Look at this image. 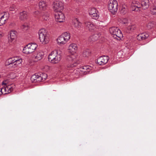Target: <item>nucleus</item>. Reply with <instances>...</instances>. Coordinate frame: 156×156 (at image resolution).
Instances as JSON below:
<instances>
[{"label": "nucleus", "mask_w": 156, "mask_h": 156, "mask_svg": "<svg viewBox=\"0 0 156 156\" xmlns=\"http://www.w3.org/2000/svg\"><path fill=\"white\" fill-rule=\"evenodd\" d=\"M127 8L125 5H122L121 7L120 12L121 13L124 14L127 12Z\"/></svg>", "instance_id": "28"}, {"label": "nucleus", "mask_w": 156, "mask_h": 156, "mask_svg": "<svg viewBox=\"0 0 156 156\" xmlns=\"http://www.w3.org/2000/svg\"><path fill=\"white\" fill-rule=\"evenodd\" d=\"M10 25L11 26H13V24H10Z\"/></svg>", "instance_id": "48"}, {"label": "nucleus", "mask_w": 156, "mask_h": 156, "mask_svg": "<svg viewBox=\"0 0 156 156\" xmlns=\"http://www.w3.org/2000/svg\"><path fill=\"white\" fill-rule=\"evenodd\" d=\"M109 59V57L107 56H101L98 58L97 63L100 65H104L108 62Z\"/></svg>", "instance_id": "8"}, {"label": "nucleus", "mask_w": 156, "mask_h": 156, "mask_svg": "<svg viewBox=\"0 0 156 156\" xmlns=\"http://www.w3.org/2000/svg\"><path fill=\"white\" fill-rule=\"evenodd\" d=\"M58 54L57 50H54L51 52L48 56L49 61L51 62L52 59L54 58V57Z\"/></svg>", "instance_id": "18"}, {"label": "nucleus", "mask_w": 156, "mask_h": 156, "mask_svg": "<svg viewBox=\"0 0 156 156\" xmlns=\"http://www.w3.org/2000/svg\"><path fill=\"white\" fill-rule=\"evenodd\" d=\"M39 74H37L32 75L31 77V80L32 82H40Z\"/></svg>", "instance_id": "16"}, {"label": "nucleus", "mask_w": 156, "mask_h": 156, "mask_svg": "<svg viewBox=\"0 0 156 156\" xmlns=\"http://www.w3.org/2000/svg\"><path fill=\"white\" fill-rule=\"evenodd\" d=\"M16 37V32L15 30H12L8 37L9 42H11L15 40Z\"/></svg>", "instance_id": "11"}, {"label": "nucleus", "mask_w": 156, "mask_h": 156, "mask_svg": "<svg viewBox=\"0 0 156 156\" xmlns=\"http://www.w3.org/2000/svg\"><path fill=\"white\" fill-rule=\"evenodd\" d=\"M2 84H3V85L5 84V85H6V83H5L4 81H3L2 82Z\"/></svg>", "instance_id": "44"}, {"label": "nucleus", "mask_w": 156, "mask_h": 156, "mask_svg": "<svg viewBox=\"0 0 156 156\" xmlns=\"http://www.w3.org/2000/svg\"><path fill=\"white\" fill-rule=\"evenodd\" d=\"M85 26L89 28V30L94 29V26L90 22L87 21L85 23Z\"/></svg>", "instance_id": "23"}, {"label": "nucleus", "mask_w": 156, "mask_h": 156, "mask_svg": "<svg viewBox=\"0 0 156 156\" xmlns=\"http://www.w3.org/2000/svg\"><path fill=\"white\" fill-rule=\"evenodd\" d=\"M14 61L16 62V64L19 66V65L21 64L22 62V59L21 58H19V59L17 58H15Z\"/></svg>", "instance_id": "32"}, {"label": "nucleus", "mask_w": 156, "mask_h": 156, "mask_svg": "<svg viewBox=\"0 0 156 156\" xmlns=\"http://www.w3.org/2000/svg\"><path fill=\"white\" fill-rule=\"evenodd\" d=\"M118 3L116 0H110L108 8L112 13L114 14L118 10Z\"/></svg>", "instance_id": "5"}, {"label": "nucleus", "mask_w": 156, "mask_h": 156, "mask_svg": "<svg viewBox=\"0 0 156 156\" xmlns=\"http://www.w3.org/2000/svg\"><path fill=\"white\" fill-rule=\"evenodd\" d=\"M13 66H11L10 67H12V68H14L15 67L17 66H18L17 64H16V62H15V61H14L13 62V63H12V64Z\"/></svg>", "instance_id": "37"}, {"label": "nucleus", "mask_w": 156, "mask_h": 156, "mask_svg": "<svg viewBox=\"0 0 156 156\" xmlns=\"http://www.w3.org/2000/svg\"><path fill=\"white\" fill-rule=\"evenodd\" d=\"M37 47L35 43L29 44L23 48V52L26 54H30L34 52Z\"/></svg>", "instance_id": "4"}, {"label": "nucleus", "mask_w": 156, "mask_h": 156, "mask_svg": "<svg viewBox=\"0 0 156 156\" xmlns=\"http://www.w3.org/2000/svg\"><path fill=\"white\" fill-rule=\"evenodd\" d=\"M149 36V35L147 34H139L137 36V39L139 41L146 39Z\"/></svg>", "instance_id": "20"}, {"label": "nucleus", "mask_w": 156, "mask_h": 156, "mask_svg": "<svg viewBox=\"0 0 156 156\" xmlns=\"http://www.w3.org/2000/svg\"><path fill=\"white\" fill-rule=\"evenodd\" d=\"M89 14L92 17V19L94 20H97L99 16L97 12V11L94 8H91L89 10Z\"/></svg>", "instance_id": "9"}, {"label": "nucleus", "mask_w": 156, "mask_h": 156, "mask_svg": "<svg viewBox=\"0 0 156 156\" xmlns=\"http://www.w3.org/2000/svg\"><path fill=\"white\" fill-rule=\"evenodd\" d=\"M134 5H133V9H134Z\"/></svg>", "instance_id": "50"}, {"label": "nucleus", "mask_w": 156, "mask_h": 156, "mask_svg": "<svg viewBox=\"0 0 156 156\" xmlns=\"http://www.w3.org/2000/svg\"><path fill=\"white\" fill-rule=\"evenodd\" d=\"M3 36V34L1 31H0V38H1Z\"/></svg>", "instance_id": "40"}, {"label": "nucleus", "mask_w": 156, "mask_h": 156, "mask_svg": "<svg viewBox=\"0 0 156 156\" xmlns=\"http://www.w3.org/2000/svg\"><path fill=\"white\" fill-rule=\"evenodd\" d=\"M151 13L154 15H156V9L153 8L151 10Z\"/></svg>", "instance_id": "36"}, {"label": "nucleus", "mask_w": 156, "mask_h": 156, "mask_svg": "<svg viewBox=\"0 0 156 156\" xmlns=\"http://www.w3.org/2000/svg\"><path fill=\"white\" fill-rule=\"evenodd\" d=\"M74 0L77 2H81L82 1V0Z\"/></svg>", "instance_id": "43"}, {"label": "nucleus", "mask_w": 156, "mask_h": 156, "mask_svg": "<svg viewBox=\"0 0 156 156\" xmlns=\"http://www.w3.org/2000/svg\"><path fill=\"white\" fill-rule=\"evenodd\" d=\"M134 9H133V5H132L131 8L133 11L137 12L139 10V8L137 6L134 5Z\"/></svg>", "instance_id": "33"}, {"label": "nucleus", "mask_w": 156, "mask_h": 156, "mask_svg": "<svg viewBox=\"0 0 156 156\" xmlns=\"http://www.w3.org/2000/svg\"><path fill=\"white\" fill-rule=\"evenodd\" d=\"M141 5L143 9H145L148 8L149 6V0H141Z\"/></svg>", "instance_id": "15"}, {"label": "nucleus", "mask_w": 156, "mask_h": 156, "mask_svg": "<svg viewBox=\"0 0 156 156\" xmlns=\"http://www.w3.org/2000/svg\"><path fill=\"white\" fill-rule=\"evenodd\" d=\"M19 17L20 20H26L29 18V15L26 11H23L19 13Z\"/></svg>", "instance_id": "10"}, {"label": "nucleus", "mask_w": 156, "mask_h": 156, "mask_svg": "<svg viewBox=\"0 0 156 156\" xmlns=\"http://www.w3.org/2000/svg\"><path fill=\"white\" fill-rule=\"evenodd\" d=\"M97 21H98V23L99 24H100V23L99 22L100 21L99 20H97Z\"/></svg>", "instance_id": "47"}, {"label": "nucleus", "mask_w": 156, "mask_h": 156, "mask_svg": "<svg viewBox=\"0 0 156 156\" xmlns=\"http://www.w3.org/2000/svg\"><path fill=\"white\" fill-rule=\"evenodd\" d=\"M78 20H76V22L74 24L76 28H79V27L81 25V23L79 22Z\"/></svg>", "instance_id": "34"}, {"label": "nucleus", "mask_w": 156, "mask_h": 156, "mask_svg": "<svg viewBox=\"0 0 156 156\" xmlns=\"http://www.w3.org/2000/svg\"><path fill=\"white\" fill-rule=\"evenodd\" d=\"M101 34L99 33H96L90 36L89 38V41L90 42H94L97 41L100 37Z\"/></svg>", "instance_id": "13"}, {"label": "nucleus", "mask_w": 156, "mask_h": 156, "mask_svg": "<svg viewBox=\"0 0 156 156\" xmlns=\"http://www.w3.org/2000/svg\"><path fill=\"white\" fill-rule=\"evenodd\" d=\"M76 20H77V18H76Z\"/></svg>", "instance_id": "51"}, {"label": "nucleus", "mask_w": 156, "mask_h": 156, "mask_svg": "<svg viewBox=\"0 0 156 156\" xmlns=\"http://www.w3.org/2000/svg\"><path fill=\"white\" fill-rule=\"evenodd\" d=\"M57 23H62V22H63V21H59V20H57Z\"/></svg>", "instance_id": "41"}, {"label": "nucleus", "mask_w": 156, "mask_h": 156, "mask_svg": "<svg viewBox=\"0 0 156 156\" xmlns=\"http://www.w3.org/2000/svg\"><path fill=\"white\" fill-rule=\"evenodd\" d=\"M85 26L89 28V30L94 29V26L90 22L87 21L85 23Z\"/></svg>", "instance_id": "24"}, {"label": "nucleus", "mask_w": 156, "mask_h": 156, "mask_svg": "<svg viewBox=\"0 0 156 156\" xmlns=\"http://www.w3.org/2000/svg\"><path fill=\"white\" fill-rule=\"evenodd\" d=\"M98 26H102L103 25H100V24H98Z\"/></svg>", "instance_id": "46"}, {"label": "nucleus", "mask_w": 156, "mask_h": 156, "mask_svg": "<svg viewBox=\"0 0 156 156\" xmlns=\"http://www.w3.org/2000/svg\"><path fill=\"white\" fill-rule=\"evenodd\" d=\"M3 91H2V90L1 89V88H0V95H1L2 94H3Z\"/></svg>", "instance_id": "42"}, {"label": "nucleus", "mask_w": 156, "mask_h": 156, "mask_svg": "<svg viewBox=\"0 0 156 156\" xmlns=\"http://www.w3.org/2000/svg\"><path fill=\"white\" fill-rule=\"evenodd\" d=\"M44 53L42 52H37V54L35 56L34 58L36 61L41 60L43 57Z\"/></svg>", "instance_id": "22"}, {"label": "nucleus", "mask_w": 156, "mask_h": 156, "mask_svg": "<svg viewBox=\"0 0 156 156\" xmlns=\"http://www.w3.org/2000/svg\"><path fill=\"white\" fill-rule=\"evenodd\" d=\"M53 8L55 12H61L64 9L63 3L60 2L56 1L54 2Z\"/></svg>", "instance_id": "6"}, {"label": "nucleus", "mask_w": 156, "mask_h": 156, "mask_svg": "<svg viewBox=\"0 0 156 156\" xmlns=\"http://www.w3.org/2000/svg\"><path fill=\"white\" fill-rule=\"evenodd\" d=\"M54 15L55 19L57 20H63L65 19L64 14L61 12H57Z\"/></svg>", "instance_id": "14"}, {"label": "nucleus", "mask_w": 156, "mask_h": 156, "mask_svg": "<svg viewBox=\"0 0 156 156\" xmlns=\"http://www.w3.org/2000/svg\"><path fill=\"white\" fill-rule=\"evenodd\" d=\"M62 35L66 39V41H68L70 38V34L67 32L64 33Z\"/></svg>", "instance_id": "29"}, {"label": "nucleus", "mask_w": 156, "mask_h": 156, "mask_svg": "<svg viewBox=\"0 0 156 156\" xmlns=\"http://www.w3.org/2000/svg\"><path fill=\"white\" fill-rule=\"evenodd\" d=\"M39 9L41 10H45L47 8V4L44 1L40 2L39 3Z\"/></svg>", "instance_id": "19"}, {"label": "nucleus", "mask_w": 156, "mask_h": 156, "mask_svg": "<svg viewBox=\"0 0 156 156\" xmlns=\"http://www.w3.org/2000/svg\"><path fill=\"white\" fill-rule=\"evenodd\" d=\"M90 54V51L89 50H87L83 51V56L84 57H87Z\"/></svg>", "instance_id": "30"}, {"label": "nucleus", "mask_w": 156, "mask_h": 156, "mask_svg": "<svg viewBox=\"0 0 156 156\" xmlns=\"http://www.w3.org/2000/svg\"><path fill=\"white\" fill-rule=\"evenodd\" d=\"M9 14L8 12H4L0 13V20L2 19L7 20L9 17Z\"/></svg>", "instance_id": "25"}, {"label": "nucleus", "mask_w": 156, "mask_h": 156, "mask_svg": "<svg viewBox=\"0 0 156 156\" xmlns=\"http://www.w3.org/2000/svg\"><path fill=\"white\" fill-rule=\"evenodd\" d=\"M10 10H13V9H12V8L11 7V8H10Z\"/></svg>", "instance_id": "45"}, {"label": "nucleus", "mask_w": 156, "mask_h": 156, "mask_svg": "<svg viewBox=\"0 0 156 156\" xmlns=\"http://www.w3.org/2000/svg\"><path fill=\"white\" fill-rule=\"evenodd\" d=\"M23 28H24V27H25V26H24V25H23Z\"/></svg>", "instance_id": "49"}, {"label": "nucleus", "mask_w": 156, "mask_h": 156, "mask_svg": "<svg viewBox=\"0 0 156 156\" xmlns=\"http://www.w3.org/2000/svg\"><path fill=\"white\" fill-rule=\"evenodd\" d=\"M15 58H11L8 59L5 62V65H9L10 67L11 66H13L12 63L14 61Z\"/></svg>", "instance_id": "26"}, {"label": "nucleus", "mask_w": 156, "mask_h": 156, "mask_svg": "<svg viewBox=\"0 0 156 156\" xmlns=\"http://www.w3.org/2000/svg\"><path fill=\"white\" fill-rule=\"evenodd\" d=\"M92 68L88 66H84L80 68V70L83 73H89L91 70Z\"/></svg>", "instance_id": "17"}, {"label": "nucleus", "mask_w": 156, "mask_h": 156, "mask_svg": "<svg viewBox=\"0 0 156 156\" xmlns=\"http://www.w3.org/2000/svg\"><path fill=\"white\" fill-rule=\"evenodd\" d=\"M77 49L78 46L75 44L72 43L69 46L68 52L71 55L67 57V59L69 61L71 62L70 64L71 67L76 66L80 62L74 55Z\"/></svg>", "instance_id": "1"}, {"label": "nucleus", "mask_w": 156, "mask_h": 156, "mask_svg": "<svg viewBox=\"0 0 156 156\" xmlns=\"http://www.w3.org/2000/svg\"><path fill=\"white\" fill-rule=\"evenodd\" d=\"M1 89L2 90V91L4 90L5 93V94H6L8 93V89H7V86L6 87L2 88H1Z\"/></svg>", "instance_id": "35"}, {"label": "nucleus", "mask_w": 156, "mask_h": 156, "mask_svg": "<svg viewBox=\"0 0 156 156\" xmlns=\"http://www.w3.org/2000/svg\"><path fill=\"white\" fill-rule=\"evenodd\" d=\"M109 31L112 37L116 39L119 40L123 37L121 31L117 27H114L110 28Z\"/></svg>", "instance_id": "3"}, {"label": "nucleus", "mask_w": 156, "mask_h": 156, "mask_svg": "<svg viewBox=\"0 0 156 156\" xmlns=\"http://www.w3.org/2000/svg\"><path fill=\"white\" fill-rule=\"evenodd\" d=\"M34 13L36 14H37L39 13V12L38 11H37L34 12Z\"/></svg>", "instance_id": "39"}, {"label": "nucleus", "mask_w": 156, "mask_h": 156, "mask_svg": "<svg viewBox=\"0 0 156 156\" xmlns=\"http://www.w3.org/2000/svg\"><path fill=\"white\" fill-rule=\"evenodd\" d=\"M57 41L59 45L64 44L68 41L62 35L57 39Z\"/></svg>", "instance_id": "12"}, {"label": "nucleus", "mask_w": 156, "mask_h": 156, "mask_svg": "<svg viewBox=\"0 0 156 156\" xmlns=\"http://www.w3.org/2000/svg\"><path fill=\"white\" fill-rule=\"evenodd\" d=\"M120 22L124 24L126 26H128L127 28V33H129L136 29V26L134 25H131V23L128 22V20H120Z\"/></svg>", "instance_id": "7"}, {"label": "nucleus", "mask_w": 156, "mask_h": 156, "mask_svg": "<svg viewBox=\"0 0 156 156\" xmlns=\"http://www.w3.org/2000/svg\"><path fill=\"white\" fill-rule=\"evenodd\" d=\"M61 59L60 55L59 54H58L54 57V58L52 59L51 62L54 64L57 63L60 61Z\"/></svg>", "instance_id": "21"}, {"label": "nucleus", "mask_w": 156, "mask_h": 156, "mask_svg": "<svg viewBox=\"0 0 156 156\" xmlns=\"http://www.w3.org/2000/svg\"><path fill=\"white\" fill-rule=\"evenodd\" d=\"M38 33L41 42L43 44L48 43L49 41V36L45 30L44 29H41L39 30Z\"/></svg>", "instance_id": "2"}, {"label": "nucleus", "mask_w": 156, "mask_h": 156, "mask_svg": "<svg viewBox=\"0 0 156 156\" xmlns=\"http://www.w3.org/2000/svg\"><path fill=\"white\" fill-rule=\"evenodd\" d=\"M7 86V89H8V93H10L15 88L14 86L13 85H9Z\"/></svg>", "instance_id": "31"}, {"label": "nucleus", "mask_w": 156, "mask_h": 156, "mask_svg": "<svg viewBox=\"0 0 156 156\" xmlns=\"http://www.w3.org/2000/svg\"><path fill=\"white\" fill-rule=\"evenodd\" d=\"M40 79V81L45 80L47 77V75L45 73H42L41 74H39Z\"/></svg>", "instance_id": "27"}, {"label": "nucleus", "mask_w": 156, "mask_h": 156, "mask_svg": "<svg viewBox=\"0 0 156 156\" xmlns=\"http://www.w3.org/2000/svg\"><path fill=\"white\" fill-rule=\"evenodd\" d=\"M6 20H0V26L2 25L5 23Z\"/></svg>", "instance_id": "38"}]
</instances>
